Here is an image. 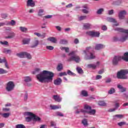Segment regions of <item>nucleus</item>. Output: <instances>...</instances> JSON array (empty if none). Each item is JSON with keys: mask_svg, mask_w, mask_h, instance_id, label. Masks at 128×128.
<instances>
[{"mask_svg": "<svg viewBox=\"0 0 128 128\" xmlns=\"http://www.w3.org/2000/svg\"><path fill=\"white\" fill-rule=\"evenodd\" d=\"M62 78H58L54 80V84L55 86H60L62 84Z\"/></svg>", "mask_w": 128, "mask_h": 128, "instance_id": "nucleus-19", "label": "nucleus"}, {"mask_svg": "<svg viewBox=\"0 0 128 128\" xmlns=\"http://www.w3.org/2000/svg\"><path fill=\"white\" fill-rule=\"evenodd\" d=\"M76 52V51H72L68 54V56H72V57H70L68 60V62H75L76 63H78L80 62V58L74 54Z\"/></svg>", "mask_w": 128, "mask_h": 128, "instance_id": "nucleus-7", "label": "nucleus"}, {"mask_svg": "<svg viewBox=\"0 0 128 128\" xmlns=\"http://www.w3.org/2000/svg\"><path fill=\"white\" fill-rule=\"evenodd\" d=\"M48 40L51 42H53L54 44H56V38L54 37H50L48 38Z\"/></svg>", "mask_w": 128, "mask_h": 128, "instance_id": "nucleus-28", "label": "nucleus"}, {"mask_svg": "<svg viewBox=\"0 0 128 128\" xmlns=\"http://www.w3.org/2000/svg\"><path fill=\"white\" fill-rule=\"evenodd\" d=\"M44 9L39 10L38 11V16H44Z\"/></svg>", "mask_w": 128, "mask_h": 128, "instance_id": "nucleus-32", "label": "nucleus"}, {"mask_svg": "<svg viewBox=\"0 0 128 128\" xmlns=\"http://www.w3.org/2000/svg\"><path fill=\"white\" fill-rule=\"evenodd\" d=\"M118 102V100H116L114 101V104H115V108H116V110H118V107L120 106V103Z\"/></svg>", "mask_w": 128, "mask_h": 128, "instance_id": "nucleus-42", "label": "nucleus"}, {"mask_svg": "<svg viewBox=\"0 0 128 128\" xmlns=\"http://www.w3.org/2000/svg\"><path fill=\"white\" fill-rule=\"evenodd\" d=\"M128 74V70H121L117 72L116 78L120 80H126L128 78V76H126Z\"/></svg>", "mask_w": 128, "mask_h": 128, "instance_id": "nucleus-6", "label": "nucleus"}, {"mask_svg": "<svg viewBox=\"0 0 128 128\" xmlns=\"http://www.w3.org/2000/svg\"><path fill=\"white\" fill-rule=\"evenodd\" d=\"M30 42V38H25L22 40L23 44H28Z\"/></svg>", "mask_w": 128, "mask_h": 128, "instance_id": "nucleus-26", "label": "nucleus"}, {"mask_svg": "<svg viewBox=\"0 0 128 128\" xmlns=\"http://www.w3.org/2000/svg\"><path fill=\"white\" fill-rule=\"evenodd\" d=\"M5 26H16V21H14V20H11L10 22L6 23Z\"/></svg>", "mask_w": 128, "mask_h": 128, "instance_id": "nucleus-24", "label": "nucleus"}, {"mask_svg": "<svg viewBox=\"0 0 128 128\" xmlns=\"http://www.w3.org/2000/svg\"><path fill=\"white\" fill-rule=\"evenodd\" d=\"M116 110V109L115 108H113L109 109L108 110V112H115Z\"/></svg>", "mask_w": 128, "mask_h": 128, "instance_id": "nucleus-61", "label": "nucleus"}, {"mask_svg": "<svg viewBox=\"0 0 128 128\" xmlns=\"http://www.w3.org/2000/svg\"><path fill=\"white\" fill-rule=\"evenodd\" d=\"M1 16L2 18H8V14H1Z\"/></svg>", "mask_w": 128, "mask_h": 128, "instance_id": "nucleus-55", "label": "nucleus"}, {"mask_svg": "<svg viewBox=\"0 0 128 128\" xmlns=\"http://www.w3.org/2000/svg\"><path fill=\"white\" fill-rule=\"evenodd\" d=\"M104 72V69L100 70L98 72V74H102Z\"/></svg>", "mask_w": 128, "mask_h": 128, "instance_id": "nucleus-58", "label": "nucleus"}, {"mask_svg": "<svg viewBox=\"0 0 128 128\" xmlns=\"http://www.w3.org/2000/svg\"><path fill=\"white\" fill-rule=\"evenodd\" d=\"M16 128H26V126L22 124H17Z\"/></svg>", "mask_w": 128, "mask_h": 128, "instance_id": "nucleus-52", "label": "nucleus"}, {"mask_svg": "<svg viewBox=\"0 0 128 128\" xmlns=\"http://www.w3.org/2000/svg\"><path fill=\"white\" fill-rule=\"evenodd\" d=\"M82 124L84 126H88V120L86 118H84L82 120Z\"/></svg>", "mask_w": 128, "mask_h": 128, "instance_id": "nucleus-37", "label": "nucleus"}, {"mask_svg": "<svg viewBox=\"0 0 128 128\" xmlns=\"http://www.w3.org/2000/svg\"><path fill=\"white\" fill-rule=\"evenodd\" d=\"M24 82L26 84L27 86H32V84L30 83H28V82H32V78L30 76H24Z\"/></svg>", "mask_w": 128, "mask_h": 128, "instance_id": "nucleus-14", "label": "nucleus"}, {"mask_svg": "<svg viewBox=\"0 0 128 128\" xmlns=\"http://www.w3.org/2000/svg\"><path fill=\"white\" fill-rule=\"evenodd\" d=\"M81 94L82 96H88V91L86 90H82L81 92Z\"/></svg>", "mask_w": 128, "mask_h": 128, "instance_id": "nucleus-33", "label": "nucleus"}, {"mask_svg": "<svg viewBox=\"0 0 128 128\" xmlns=\"http://www.w3.org/2000/svg\"><path fill=\"white\" fill-rule=\"evenodd\" d=\"M117 88L120 90V92H124L126 90V88H124L122 84H118Z\"/></svg>", "mask_w": 128, "mask_h": 128, "instance_id": "nucleus-20", "label": "nucleus"}, {"mask_svg": "<svg viewBox=\"0 0 128 128\" xmlns=\"http://www.w3.org/2000/svg\"><path fill=\"white\" fill-rule=\"evenodd\" d=\"M112 82V78H108L105 82L106 84H110V82Z\"/></svg>", "mask_w": 128, "mask_h": 128, "instance_id": "nucleus-60", "label": "nucleus"}, {"mask_svg": "<svg viewBox=\"0 0 128 128\" xmlns=\"http://www.w3.org/2000/svg\"><path fill=\"white\" fill-rule=\"evenodd\" d=\"M104 10V8H100L96 12L97 14H102V12Z\"/></svg>", "mask_w": 128, "mask_h": 128, "instance_id": "nucleus-48", "label": "nucleus"}, {"mask_svg": "<svg viewBox=\"0 0 128 128\" xmlns=\"http://www.w3.org/2000/svg\"><path fill=\"white\" fill-rule=\"evenodd\" d=\"M53 100H54L55 102H62V98L58 95H54L52 96Z\"/></svg>", "mask_w": 128, "mask_h": 128, "instance_id": "nucleus-18", "label": "nucleus"}, {"mask_svg": "<svg viewBox=\"0 0 128 128\" xmlns=\"http://www.w3.org/2000/svg\"><path fill=\"white\" fill-rule=\"evenodd\" d=\"M14 83L12 81L8 82L6 84V90L7 92H12L14 90Z\"/></svg>", "mask_w": 128, "mask_h": 128, "instance_id": "nucleus-9", "label": "nucleus"}, {"mask_svg": "<svg viewBox=\"0 0 128 128\" xmlns=\"http://www.w3.org/2000/svg\"><path fill=\"white\" fill-rule=\"evenodd\" d=\"M72 7V4H70L66 6V8H70Z\"/></svg>", "mask_w": 128, "mask_h": 128, "instance_id": "nucleus-64", "label": "nucleus"}, {"mask_svg": "<svg viewBox=\"0 0 128 128\" xmlns=\"http://www.w3.org/2000/svg\"><path fill=\"white\" fill-rule=\"evenodd\" d=\"M24 116H32L34 122H40V120H42V119L38 117L37 116H36V114H32V112H24Z\"/></svg>", "mask_w": 128, "mask_h": 128, "instance_id": "nucleus-10", "label": "nucleus"}, {"mask_svg": "<svg viewBox=\"0 0 128 128\" xmlns=\"http://www.w3.org/2000/svg\"><path fill=\"white\" fill-rule=\"evenodd\" d=\"M121 4H122V0H118L116 2V4H117V6H120Z\"/></svg>", "mask_w": 128, "mask_h": 128, "instance_id": "nucleus-59", "label": "nucleus"}, {"mask_svg": "<svg viewBox=\"0 0 128 128\" xmlns=\"http://www.w3.org/2000/svg\"><path fill=\"white\" fill-rule=\"evenodd\" d=\"M26 122H32V120H33L32 116H29L26 118Z\"/></svg>", "mask_w": 128, "mask_h": 128, "instance_id": "nucleus-41", "label": "nucleus"}, {"mask_svg": "<svg viewBox=\"0 0 128 128\" xmlns=\"http://www.w3.org/2000/svg\"><path fill=\"white\" fill-rule=\"evenodd\" d=\"M67 42H68V40L64 39L61 40L60 42V44H66Z\"/></svg>", "mask_w": 128, "mask_h": 128, "instance_id": "nucleus-46", "label": "nucleus"}, {"mask_svg": "<svg viewBox=\"0 0 128 128\" xmlns=\"http://www.w3.org/2000/svg\"><path fill=\"white\" fill-rule=\"evenodd\" d=\"M118 126H124V124H126V123L124 122H118Z\"/></svg>", "mask_w": 128, "mask_h": 128, "instance_id": "nucleus-51", "label": "nucleus"}, {"mask_svg": "<svg viewBox=\"0 0 128 128\" xmlns=\"http://www.w3.org/2000/svg\"><path fill=\"white\" fill-rule=\"evenodd\" d=\"M98 104L101 106H106V103L104 101H100Z\"/></svg>", "mask_w": 128, "mask_h": 128, "instance_id": "nucleus-38", "label": "nucleus"}, {"mask_svg": "<svg viewBox=\"0 0 128 128\" xmlns=\"http://www.w3.org/2000/svg\"><path fill=\"white\" fill-rule=\"evenodd\" d=\"M90 24L88 23L84 24L83 26L84 30H88L90 28Z\"/></svg>", "mask_w": 128, "mask_h": 128, "instance_id": "nucleus-30", "label": "nucleus"}, {"mask_svg": "<svg viewBox=\"0 0 128 128\" xmlns=\"http://www.w3.org/2000/svg\"><path fill=\"white\" fill-rule=\"evenodd\" d=\"M124 118V115L122 114H116L113 116V120H116V118Z\"/></svg>", "mask_w": 128, "mask_h": 128, "instance_id": "nucleus-27", "label": "nucleus"}, {"mask_svg": "<svg viewBox=\"0 0 128 128\" xmlns=\"http://www.w3.org/2000/svg\"><path fill=\"white\" fill-rule=\"evenodd\" d=\"M56 114L58 116H64V114H62V112H57Z\"/></svg>", "mask_w": 128, "mask_h": 128, "instance_id": "nucleus-53", "label": "nucleus"}, {"mask_svg": "<svg viewBox=\"0 0 128 128\" xmlns=\"http://www.w3.org/2000/svg\"><path fill=\"white\" fill-rule=\"evenodd\" d=\"M16 56L20 58H26L28 60H32V55L27 52L18 53L16 54Z\"/></svg>", "mask_w": 128, "mask_h": 128, "instance_id": "nucleus-8", "label": "nucleus"}, {"mask_svg": "<svg viewBox=\"0 0 128 128\" xmlns=\"http://www.w3.org/2000/svg\"><path fill=\"white\" fill-rule=\"evenodd\" d=\"M36 6V4L32 0H28L26 2V6H31L32 8H34Z\"/></svg>", "mask_w": 128, "mask_h": 128, "instance_id": "nucleus-17", "label": "nucleus"}, {"mask_svg": "<svg viewBox=\"0 0 128 128\" xmlns=\"http://www.w3.org/2000/svg\"><path fill=\"white\" fill-rule=\"evenodd\" d=\"M46 48H47V50H54V46H46Z\"/></svg>", "mask_w": 128, "mask_h": 128, "instance_id": "nucleus-56", "label": "nucleus"}, {"mask_svg": "<svg viewBox=\"0 0 128 128\" xmlns=\"http://www.w3.org/2000/svg\"><path fill=\"white\" fill-rule=\"evenodd\" d=\"M62 70V64L60 63L57 66V70H58V72H60Z\"/></svg>", "mask_w": 128, "mask_h": 128, "instance_id": "nucleus-39", "label": "nucleus"}, {"mask_svg": "<svg viewBox=\"0 0 128 128\" xmlns=\"http://www.w3.org/2000/svg\"><path fill=\"white\" fill-rule=\"evenodd\" d=\"M0 44H2L3 46H8V41H4V42H0Z\"/></svg>", "mask_w": 128, "mask_h": 128, "instance_id": "nucleus-49", "label": "nucleus"}, {"mask_svg": "<svg viewBox=\"0 0 128 128\" xmlns=\"http://www.w3.org/2000/svg\"><path fill=\"white\" fill-rule=\"evenodd\" d=\"M61 50H65L66 52H70V48L68 47H62Z\"/></svg>", "mask_w": 128, "mask_h": 128, "instance_id": "nucleus-47", "label": "nucleus"}, {"mask_svg": "<svg viewBox=\"0 0 128 128\" xmlns=\"http://www.w3.org/2000/svg\"><path fill=\"white\" fill-rule=\"evenodd\" d=\"M106 20L109 22H113L114 24H116V20L114 18L108 17L106 18Z\"/></svg>", "mask_w": 128, "mask_h": 128, "instance_id": "nucleus-22", "label": "nucleus"}, {"mask_svg": "<svg viewBox=\"0 0 128 128\" xmlns=\"http://www.w3.org/2000/svg\"><path fill=\"white\" fill-rule=\"evenodd\" d=\"M98 66H100V62H96V64H88L87 68H92L93 70H96V68H98Z\"/></svg>", "mask_w": 128, "mask_h": 128, "instance_id": "nucleus-15", "label": "nucleus"}, {"mask_svg": "<svg viewBox=\"0 0 128 128\" xmlns=\"http://www.w3.org/2000/svg\"><path fill=\"white\" fill-rule=\"evenodd\" d=\"M121 60H123L125 62H128V52H126L124 54V56H116L112 60V64L113 66H118V62Z\"/></svg>", "mask_w": 128, "mask_h": 128, "instance_id": "nucleus-4", "label": "nucleus"}, {"mask_svg": "<svg viewBox=\"0 0 128 128\" xmlns=\"http://www.w3.org/2000/svg\"><path fill=\"white\" fill-rule=\"evenodd\" d=\"M8 70H4V69L2 68H0V74H8Z\"/></svg>", "mask_w": 128, "mask_h": 128, "instance_id": "nucleus-36", "label": "nucleus"}, {"mask_svg": "<svg viewBox=\"0 0 128 128\" xmlns=\"http://www.w3.org/2000/svg\"><path fill=\"white\" fill-rule=\"evenodd\" d=\"M20 32H25L26 33L28 32V28L24 26H20L19 28Z\"/></svg>", "mask_w": 128, "mask_h": 128, "instance_id": "nucleus-29", "label": "nucleus"}, {"mask_svg": "<svg viewBox=\"0 0 128 128\" xmlns=\"http://www.w3.org/2000/svg\"><path fill=\"white\" fill-rule=\"evenodd\" d=\"M104 48V45L102 44H96L95 46V50H102V48Z\"/></svg>", "mask_w": 128, "mask_h": 128, "instance_id": "nucleus-21", "label": "nucleus"}, {"mask_svg": "<svg viewBox=\"0 0 128 128\" xmlns=\"http://www.w3.org/2000/svg\"><path fill=\"white\" fill-rule=\"evenodd\" d=\"M16 36V34L14 32H10L9 35L8 36L6 37V38H12Z\"/></svg>", "mask_w": 128, "mask_h": 128, "instance_id": "nucleus-25", "label": "nucleus"}, {"mask_svg": "<svg viewBox=\"0 0 128 128\" xmlns=\"http://www.w3.org/2000/svg\"><path fill=\"white\" fill-rule=\"evenodd\" d=\"M86 34L92 38H100V33L94 31H88Z\"/></svg>", "mask_w": 128, "mask_h": 128, "instance_id": "nucleus-11", "label": "nucleus"}, {"mask_svg": "<svg viewBox=\"0 0 128 128\" xmlns=\"http://www.w3.org/2000/svg\"><path fill=\"white\" fill-rule=\"evenodd\" d=\"M33 74H37L36 76V78L40 82H52L54 77V74L52 72L44 70L40 72V68H36L32 72Z\"/></svg>", "mask_w": 128, "mask_h": 128, "instance_id": "nucleus-1", "label": "nucleus"}, {"mask_svg": "<svg viewBox=\"0 0 128 128\" xmlns=\"http://www.w3.org/2000/svg\"><path fill=\"white\" fill-rule=\"evenodd\" d=\"M3 52H4V54H10V52H12V50L4 48L3 50Z\"/></svg>", "mask_w": 128, "mask_h": 128, "instance_id": "nucleus-43", "label": "nucleus"}, {"mask_svg": "<svg viewBox=\"0 0 128 128\" xmlns=\"http://www.w3.org/2000/svg\"><path fill=\"white\" fill-rule=\"evenodd\" d=\"M126 12L124 10L120 11L118 14V18L120 20H124L126 18Z\"/></svg>", "mask_w": 128, "mask_h": 128, "instance_id": "nucleus-13", "label": "nucleus"}, {"mask_svg": "<svg viewBox=\"0 0 128 128\" xmlns=\"http://www.w3.org/2000/svg\"><path fill=\"white\" fill-rule=\"evenodd\" d=\"M76 70L78 74H84V70H82V69L80 67H77L76 68Z\"/></svg>", "mask_w": 128, "mask_h": 128, "instance_id": "nucleus-34", "label": "nucleus"}, {"mask_svg": "<svg viewBox=\"0 0 128 128\" xmlns=\"http://www.w3.org/2000/svg\"><path fill=\"white\" fill-rule=\"evenodd\" d=\"M92 48V47H86V50H83L82 54H84V60H94V58H96V56L94 54L90 52V50Z\"/></svg>", "mask_w": 128, "mask_h": 128, "instance_id": "nucleus-5", "label": "nucleus"}, {"mask_svg": "<svg viewBox=\"0 0 128 128\" xmlns=\"http://www.w3.org/2000/svg\"><path fill=\"white\" fill-rule=\"evenodd\" d=\"M38 44H40V40H38V38H35L33 41L32 44L30 46V48H36Z\"/></svg>", "mask_w": 128, "mask_h": 128, "instance_id": "nucleus-16", "label": "nucleus"}, {"mask_svg": "<svg viewBox=\"0 0 128 128\" xmlns=\"http://www.w3.org/2000/svg\"><path fill=\"white\" fill-rule=\"evenodd\" d=\"M116 92V89L114 88H111L110 90L108 91V94H112Z\"/></svg>", "mask_w": 128, "mask_h": 128, "instance_id": "nucleus-31", "label": "nucleus"}, {"mask_svg": "<svg viewBox=\"0 0 128 128\" xmlns=\"http://www.w3.org/2000/svg\"><path fill=\"white\" fill-rule=\"evenodd\" d=\"M86 16H82L79 17L78 20H86L87 18Z\"/></svg>", "mask_w": 128, "mask_h": 128, "instance_id": "nucleus-44", "label": "nucleus"}, {"mask_svg": "<svg viewBox=\"0 0 128 128\" xmlns=\"http://www.w3.org/2000/svg\"><path fill=\"white\" fill-rule=\"evenodd\" d=\"M82 112L84 114H90V116H95L96 111L94 109H92V107L88 105H85L84 106V109H79L77 110L75 112V114H78Z\"/></svg>", "mask_w": 128, "mask_h": 128, "instance_id": "nucleus-2", "label": "nucleus"}, {"mask_svg": "<svg viewBox=\"0 0 128 128\" xmlns=\"http://www.w3.org/2000/svg\"><path fill=\"white\" fill-rule=\"evenodd\" d=\"M50 110H58V108H61L62 107L60 106H58L56 105H50Z\"/></svg>", "mask_w": 128, "mask_h": 128, "instance_id": "nucleus-23", "label": "nucleus"}, {"mask_svg": "<svg viewBox=\"0 0 128 128\" xmlns=\"http://www.w3.org/2000/svg\"><path fill=\"white\" fill-rule=\"evenodd\" d=\"M102 76L101 75H97V76H96V80H102Z\"/></svg>", "mask_w": 128, "mask_h": 128, "instance_id": "nucleus-57", "label": "nucleus"}, {"mask_svg": "<svg viewBox=\"0 0 128 128\" xmlns=\"http://www.w3.org/2000/svg\"><path fill=\"white\" fill-rule=\"evenodd\" d=\"M4 60L3 62L5 64V67L8 68V70H10V66H8V62H6V60L5 58H4L2 60Z\"/></svg>", "mask_w": 128, "mask_h": 128, "instance_id": "nucleus-40", "label": "nucleus"}, {"mask_svg": "<svg viewBox=\"0 0 128 128\" xmlns=\"http://www.w3.org/2000/svg\"><path fill=\"white\" fill-rule=\"evenodd\" d=\"M82 12L83 14H90V7L88 5L85 4L82 6Z\"/></svg>", "mask_w": 128, "mask_h": 128, "instance_id": "nucleus-12", "label": "nucleus"}, {"mask_svg": "<svg viewBox=\"0 0 128 128\" xmlns=\"http://www.w3.org/2000/svg\"><path fill=\"white\" fill-rule=\"evenodd\" d=\"M115 30H117L118 32H124L125 34L123 35L120 39L117 37H114L113 40L114 42H118L120 40V42H126V39L128 38V30H125L122 28H117L115 29Z\"/></svg>", "mask_w": 128, "mask_h": 128, "instance_id": "nucleus-3", "label": "nucleus"}, {"mask_svg": "<svg viewBox=\"0 0 128 128\" xmlns=\"http://www.w3.org/2000/svg\"><path fill=\"white\" fill-rule=\"evenodd\" d=\"M108 12L109 16H112V14H114V10H108Z\"/></svg>", "mask_w": 128, "mask_h": 128, "instance_id": "nucleus-54", "label": "nucleus"}, {"mask_svg": "<svg viewBox=\"0 0 128 128\" xmlns=\"http://www.w3.org/2000/svg\"><path fill=\"white\" fill-rule=\"evenodd\" d=\"M0 114H1L2 116H3V118H6L10 116V113H4V114L0 113Z\"/></svg>", "mask_w": 128, "mask_h": 128, "instance_id": "nucleus-35", "label": "nucleus"}, {"mask_svg": "<svg viewBox=\"0 0 128 128\" xmlns=\"http://www.w3.org/2000/svg\"><path fill=\"white\" fill-rule=\"evenodd\" d=\"M59 76H68V74L66 72H62L59 74Z\"/></svg>", "mask_w": 128, "mask_h": 128, "instance_id": "nucleus-50", "label": "nucleus"}, {"mask_svg": "<svg viewBox=\"0 0 128 128\" xmlns=\"http://www.w3.org/2000/svg\"><path fill=\"white\" fill-rule=\"evenodd\" d=\"M102 30H108V28L105 25H104L102 26Z\"/></svg>", "mask_w": 128, "mask_h": 128, "instance_id": "nucleus-62", "label": "nucleus"}, {"mask_svg": "<svg viewBox=\"0 0 128 128\" xmlns=\"http://www.w3.org/2000/svg\"><path fill=\"white\" fill-rule=\"evenodd\" d=\"M67 74H68V76H76V74L72 72V71H70V70H68Z\"/></svg>", "mask_w": 128, "mask_h": 128, "instance_id": "nucleus-45", "label": "nucleus"}, {"mask_svg": "<svg viewBox=\"0 0 128 128\" xmlns=\"http://www.w3.org/2000/svg\"><path fill=\"white\" fill-rule=\"evenodd\" d=\"M28 93L26 92V93L24 94V100L26 101V100H28Z\"/></svg>", "mask_w": 128, "mask_h": 128, "instance_id": "nucleus-63", "label": "nucleus"}]
</instances>
